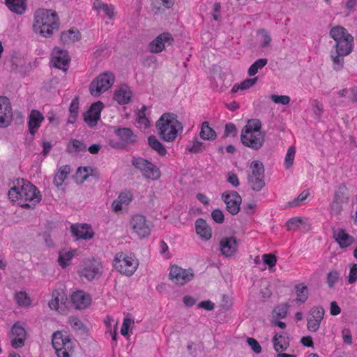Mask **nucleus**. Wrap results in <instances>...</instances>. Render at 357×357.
Returning a JSON list of instances; mask_svg holds the SVG:
<instances>
[{
  "instance_id": "bb28decb",
  "label": "nucleus",
  "mask_w": 357,
  "mask_h": 357,
  "mask_svg": "<svg viewBox=\"0 0 357 357\" xmlns=\"http://www.w3.org/2000/svg\"><path fill=\"white\" fill-rule=\"evenodd\" d=\"M195 229L197 235L201 238L207 241L212 236V231L205 220L199 218L195 222Z\"/></svg>"
},
{
  "instance_id": "6e6d98bb",
  "label": "nucleus",
  "mask_w": 357,
  "mask_h": 357,
  "mask_svg": "<svg viewBox=\"0 0 357 357\" xmlns=\"http://www.w3.org/2000/svg\"><path fill=\"white\" fill-rule=\"evenodd\" d=\"M344 203L337 202L335 199L331 204V213L333 215H340L342 211V204Z\"/></svg>"
},
{
  "instance_id": "69168bd1",
  "label": "nucleus",
  "mask_w": 357,
  "mask_h": 357,
  "mask_svg": "<svg viewBox=\"0 0 357 357\" xmlns=\"http://www.w3.org/2000/svg\"><path fill=\"white\" fill-rule=\"evenodd\" d=\"M343 342L347 344H352V336L349 329L344 328L342 331Z\"/></svg>"
},
{
  "instance_id": "13d9d810",
  "label": "nucleus",
  "mask_w": 357,
  "mask_h": 357,
  "mask_svg": "<svg viewBox=\"0 0 357 357\" xmlns=\"http://www.w3.org/2000/svg\"><path fill=\"white\" fill-rule=\"evenodd\" d=\"M133 322H134L133 320L130 318L126 317L123 319V324L121 326V334L122 335L126 336L128 335L130 326L131 324H132Z\"/></svg>"
},
{
  "instance_id": "f8f14e48",
  "label": "nucleus",
  "mask_w": 357,
  "mask_h": 357,
  "mask_svg": "<svg viewBox=\"0 0 357 357\" xmlns=\"http://www.w3.org/2000/svg\"><path fill=\"white\" fill-rule=\"evenodd\" d=\"M130 225L134 232L139 238H145L149 236L151 232V224L146 217L141 214L134 215L130 222Z\"/></svg>"
},
{
  "instance_id": "20e7f679",
  "label": "nucleus",
  "mask_w": 357,
  "mask_h": 357,
  "mask_svg": "<svg viewBox=\"0 0 357 357\" xmlns=\"http://www.w3.org/2000/svg\"><path fill=\"white\" fill-rule=\"evenodd\" d=\"M160 137L165 142H174L178 133L182 132L183 127L174 113H164L155 123Z\"/></svg>"
},
{
  "instance_id": "c85d7f7f",
  "label": "nucleus",
  "mask_w": 357,
  "mask_h": 357,
  "mask_svg": "<svg viewBox=\"0 0 357 357\" xmlns=\"http://www.w3.org/2000/svg\"><path fill=\"white\" fill-rule=\"evenodd\" d=\"M115 133L125 146L133 144L136 140V136L133 134L132 130L128 128H118L115 130Z\"/></svg>"
},
{
  "instance_id": "423d86ee",
  "label": "nucleus",
  "mask_w": 357,
  "mask_h": 357,
  "mask_svg": "<svg viewBox=\"0 0 357 357\" xmlns=\"http://www.w3.org/2000/svg\"><path fill=\"white\" fill-rule=\"evenodd\" d=\"M138 265V260L132 254L119 252L115 255L113 260L114 268L127 276L132 275L137 270Z\"/></svg>"
},
{
  "instance_id": "aec40b11",
  "label": "nucleus",
  "mask_w": 357,
  "mask_h": 357,
  "mask_svg": "<svg viewBox=\"0 0 357 357\" xmlns=\"http://www.w3.org/2000/svg\"><path fill=\"white\" fill-rule=\"evenodd\" d=\"M103 107L102 102H96L91 105L89 110L84 114V120L89 126L93 127L96 126Z\"/></svg>"
},
{
  "instance_id": "9b49d317",
  "label": "nucleus",
  "mask_w": 357,
  "mask_h": 357,
  "mask_svg": "<svg viewBox=\"0 0 357 357\" xmlns=\"http://www.w3.org/2000/svg\"><path fill=\"white\" fill-rule=\"evenodd\" d=\"M132 164L137 169L140 170L143 175L152 180H156L160 176V169L151 162L142 158H134Z\"/></svg>"
},
{
  "instance_id": "9d476101",
  "label": "nucleus",
  "mask_w": 357,
  "mask_h": 357,
  "mask_svg": "<svg viewBox=\"0 0 357 357\" xmlns=\"http://www.w3.org/2000/svg\"><path fill=\"white\" fill-rule=\"evenodd\" d=\"M103 268L102 264L96 259H86L84 261L78 271L81 278H84L89 281L98 280L102 274Z\"/></svg>"
},
{
  "instance_id": "09e8293b",
  "label": "nucleus",
  "mask_w": 357,
  "mask_h": 357,
  "mask_svg": "<svg viewBox=\"0 0 357 357\" xmlns=\"http://www.w3.org/2000/svg\"><path fill=\"white\" fill-rule=\"evenodd\" d=\"M258 35L260 37V46L261 47H266L270 45L271 37L266 30L260 29L258 31Z\"/></svg>"
},
{
  "instance_id": "72a5a7b5",
  "label": "nucleus",
  "mask_w": 357,
  "mask_h": 357,
  "mask_svg": "<svg viewBox=\"0 0 357 357\" xmlns=\"http://www.w3.org/2000/svg\"><path fill=\"white\" fill-rule=\"evenodd\" d=\"M199 136L204 140L213 141L217 135L215 130L209 126L208 122L204 121L202 123Z\"/></svg>"
},
{
  "instance_id": "6e6552de",
  "label": "nucleus",
  "mask_w": 357,
  "mask_h": 357,
  "mask_svg": "<svg viewBox=\"0 0 357 357\" xmlns=\"http://www.w3.org/2000/svg\"><path fill=\"white\" fill-rule=\"evenodd\" d=\"M52 344L58 357H70L74 347L69 336L61 331L53 333Z\"/></svg>"
},
{
  "instance_id": "4c0bfd02",
  "label": "nucleus",
  "mask_w": 357,
  "mask_h": 357,
  "mask_svg": "<svg viewBox=\"0 0 357 357\" xmlns=\"http://www.w3.org/2000/svg\"><path fill=\"white\" fill-rule=\"evenodd\" d=\"M75 250L60 251L59 253L58 263L62 268H66L75 255Z\"/></svg>"
},
{
  "instance_id": "f3484780",
  "label": "nucleus",
  "mask_w": 357,
  "mask_h": 357,
  "mask_svg": "<svg viewBox=\"0 0 357 357\" xmlns=\"http://www.w3.org/2000/svg\"><path fill=\"white\" fill-rule=\"evenodd\" d=\"M13 120V110L10 100L0 96V128L8 127Z\"/></svg>"
},
{
  "instance_id": "338daca9",
  "label": "nucleus",
  "mask_w": 357,
  "mask_h": 357,
  "mask_svg": "<svg viewBox=\"0 0 357 357\" xmlns=\"http://www.w3.org/2000/svg\"><path fill=\"white\" fill-rule=\"evenodd\" d=\"M198 307L199 308H204L206 310H213L215 307V304L211 302V301H204L199 303Z\"/></svg>"
},
{
  "instance_id": "49530a36",
  "label": "nucleus",
  "mask_w": 357,
  "mask_h": 357,
  "mask_svg": "<svg viewBox=\"0 0 357 357\" xmlns=\"http://www.w3.org/2000/svg\"><path fill=\"white\" fill-rule=\"evenodd\" d=\"M289 305L287 304H282L275 307L273 311V316L275 318L283 319L287 316Z\"/></svg>"
},
{
  "instance_id": "e433bc0d",
  "label": "nucleus",
  "mask_w": 357,
  "mask_h": 357,
  "mask_svg": "<svg viewBox=\"0 0 357 357\" xmlns=\"http://www.w3.org/2000/svg\"><path fill=\"white\" fill-rule=\"evenodd\" d=\"M333 199L342 203L347 202L349 199L348 190L345 184L342 183L335 191Z\"/></svg>"
},
{
  "instance_id": "774afa93",
  "label": "nucleus",
  "mask_w": 357,
  "mask_h": 357,
  "mask_svg": "<svg viewBox=\"0 0 357 357\" xmlns=\"http://www.w3.org/2000/svg\"><path fill=\"white\" fill-rule=\"evenodd\" d=\"M312 106H313L314 113L317 116H321V114H322L323 110H324V107H323L322 103H321L320 102H319L317 100H314Z\"/></svg>"
},
{
  "instance_id": "c9c22d12",
  "label": "nucleus",
  "mask_w": 357,
  "mask_h": 357,
  "mask_svg": "<svg viewBox=\"0 0 357 357\" xmlns=\"http://www.w3.org/2000/svg\"><path fill=\"white\" fill-rule=\"evenodd\" d=\"M295 290L296 294V301L304 303L308 298V289L307 287L303 284L300 283L295 285Z\"/></svg>"
},
{
  "instance_id": "a211bd4d",
  "label": "nucleus",
  "mask_w": 357,
  "mask_h": 357,
  "mask_svg": "<svg viewBox=\"0 0 357 357\" xmlns=\"http://www.w3.org/2000/svg\"><path fill=\"white\" fill-rule=\"evenodd\" d=\"M174 38L171 33L164 32L159 34L149 45V48L152 53H160L165 49L166 45H171Z\"/></svg>"
},
{
  "instance_id": "e2e57ef3",
  "label": "nucleus",
  "mask_w": 357,
  "mask_h": 357,
  "mask_svg": "<svg viewBox=\"0 0 357 357\" xmlns=\"http://www.w3.org/2000/svg\"><path fill=\"white\" fill-rule=\"evenodd\" d=\"M227 181L234 187H238L240 185L239 180L236 174L231 172H228Z\"/></svg>"
},
{
  "instance_id": "f257e3e1",
  "label": "nucleus",
  "mask_w": 357,
  "mask_h": 357,
  "mask_svg": "<svg viewBox=\"0 0 357 357\" xmlns=\"http://www.w3.org/2000/svg\"><path fill=\"white\" fill-rule=\"evenodd\" d=\"M330 36L335 40V52H331L334 69L338 70L343 68L344 57L350 54L354 49V37L342 26L333 27L329 32Z\"/></svg>"
},
{
  "instance_id": "603ef678",
  "label": "nucleus",
  "mask_w": 357,
  "mask_h": 357,
  "mask_svg": "<svg viewBox=\"0 0 357 357\" xmlns=\"http://www.w3.org/2000/svg\"><path fill=\"white\" fill-rule=\"evenodd\" d=\"M308 195L309 192L307 191H303L296 198H295L291 202H289L288 204L291 207L298 206L302 204V203L307 199Z\"/></svg>"
},
{
  "instance_id": "c756f323",
  "label": "nucleus",
  "mask_w": 357,
  "mask_h": 357,
  "mask_svg": "<svg viewBox=\"0 0 357 357\" xmlns=\"http://www.w3.org/2000/svg\"><path fill=\"white\" fill-rule=\"evenodd\" d=\"M8 8L13 13L22 15L26 9V0H5Z\"/></svg>"
},
{
  "instance_id": "7c9ffc66",
  "label": "nucleus",
  "mask_w": 357,
  "mask_h": 357,
  "mask_svg": "<svg viewBox=\"0 0 357 357\" xmlns=\"http://www.w3.org/2000/svg\"><path fill=\"white\" fill-rule=\"evenodd\" d=\"M81 38L79 31L77 29H69L61 32L60 40L63 44H73L79 40Z\"/></svg>"
},
{
  "instance_id": "0eeeda50",
  "label": "nucleus",
  "mask_w": 357,
  "mask_h": 357,
  "mask_svg": "<svg viewBox=\"0 0 357 357\" xmlns=\"http://www.w3.org/2000/svg\"><path fill=\"white\" fill-rule=\"evenodd\" d=\"M248 183L250 188L256 192L260 191L266 185L264 167L259 160L252 161L248 173Z\"/></svg>"
},
{
  "instance_id": "2eb2a0df",
  "label": "nucleus",
  "mask_w": 357,
  "mask_h": 357,
  "mask_svg": "<svg viewBox=\"0 0 357 357\" xmlns=\"http://www.w3.org/2000/svg\"><path fill=\"white\" fill-rule=\"evenodd\" d=\"M222 199L226 204L227 210L231 215H236L240 211L242 199L236 191L225 192L222 195Z\"/></svg>"
},
{
  "instance_id": "f03ea898",
  "label": "nucleus",
  "mask_w": 357,
  "mask_h": 357,
  "mask_svg": "<svg viewBox=\"0 0 357 357\" xmlns=\"http://www.w3.org/2000/svg\"><path fill=\"white\" fill-rule=\"evenodd\" d=\"M11 202H17L24 208H33L41 200V195L37 188L27 180L17 178L8 192Z\"/></svg>"
},
{
  "instance_id": "39448f33",
  "label": "nucleus",
  "mask_w": 357,
  "mask_h": 357,
  "mask_svg": "<svg viewBox=\"0 0 357 357\" xmlns=\"http://www.w3.org/2000/svg\"><path fill=\"white\" fill-rule=\"evenodd\" d=\"M264 140L265 135L261 131V121L257 119L248 120L241 130L242 144L252 149L258 150L262 147Z\"/></svg>"
},
{
  "instance_id": "f704fd0d",
  "label": "nucleus",
  "mask_w": 357,
  "mask_h": 357,
  "mask_svg": "<svg viewBox=\"0 0 357 357\" xmlns=\"http://www.w3.org/2000/svg\"><path fill=\"white\" fill-rule=\"evenodd\" d=\"M86 150V145L82 142L75 139L70 140L66 148V151L69 153H77Z\"/></svg>"
},
{
  "instance_id": "b1692460",
  "label": "nucleus",
  "mask_w": 357,
  "mask_h": 357,
  "mask_svg": "<svg viewBox=\"0 0 357 357\" xmlns=\"http://www.w3.org/2000/svg\"><path fill=\"white\" fill-rule=\"evenodd\" d=\"M71 232L77 238L89 240L93 238V232L87 224L73 225L70 227Z\"/></svg>"
},
{
  "instance_id": "a18cd8bd",
  "label": "nucleus",
  "mask_w": 357,
  "mask_h": 357,
  "mask_svg": "<svg viewBox=\"0 0 357 357\" xmlns=\"http://www.w3.org/2000/svg\"><path fill=\"white\" fill-rule=\"evenodd\" d=\"M15 298L17 303L20 306H29L31 304V301L25 292L20 291L15 294Z\"/></svg>"
},
{
  "instance_id": "de8ad7c7",
  "label": "nucleus",
  "mask_w": 357,
  "mask_h": 357,
  "mask_svg": "<svg viewBox=\"0 0 357 357\" xmlns=\"http://www.w3.org/2000/svg\"><path fill=\"white\" fill-rule=\"evenodd\" d=\"M340 278V273L336 270H332L327 274L326 283L329 288H333Z\"/></svg>"
},
{
  "instance_id": "4468645a",
  "label": "nucleus",
  "mask_w": 357,
  "mask_h": 357,
  "mask_svg": "<svg viewBox=\"0 0 357 357\" xmlns=\"http://www.w3.org/2000/svg\"><path fill=\"white\" fill-rule=\"evenodd\" d=\"M324 309L320 306L312 307L307 317V328L310 332H317L324 316Z\"/></svg>"
},
{
  "instance_id": "bf43d9fd",
  "label": "nucleus",
  "mask_w": 357,
  "mask_h": 357,
  "mask_svg": "<svg viewBox=\"0 0 357 357\" xmlns=\"http://www.w3.org/2000/svg\"><path fill=\"white\" fill-rule=\"evenodd\" d=\"M212 219L217 223H222L225 220L223 212L220 209H214L211 213Z\"/></svg>"
},
{
  "instance_id": "c03bdc74",
  "label": "nucleus",
  "mask_w": 357,
  "mask_h": 357,
  "mask_svg": "<svg viewBox=\"0 0 357 357\" xmlns=\"http://www.w3.org/2000/svg\"><path fill=\"white\" fill-rule=\"evenodd\" d=\"M307 221V218H300V217H294L291 219H289L287 223L286 227L287 229L290 230H296L301 225L305 224Z\"/></svg>"
},
{
  "instance_id": "a19ab883",
  "label": "nucleus",
  "mask_w": 357,
  "mask_h": 357,
  "mask_svg": "<svg viewBox=\"0 0 357 357\" xmlns=\"http://www.w3.org/2000/svg\"><path fill=\"white\" fill-rule=\"evenodd\" d=\"M257 81V77H254L252 79H246L240 84H236L234 85L231 90V93H234L237 92L239 90H245L248 89L252 86H254Z\"/></svg>"
},
{
  "instance_id": "cd10ccee",
  "label": "nucleus",
  "mask_w": 357,
  "mask_h": 357,
  "mask_svg": "<svg viewBox=\"0 0 357 357\" xmlns=\"http://www.w3.org/2000/svg\"><path fill=\"white\" fill-rule=\"evenodd\" d=\"M132 97V92L127 85H122L114 94V99L120 105L129 102Z\"/></svg>"
},
{
  "instance_id": "412c9836",
  "label": "nucleus",
  "mask_w": 357,
  "mask_h": 357,
  "mask_svg": "<svg viewBox=\"0 0 357 357\" xmlns=\"http://www.w3.org/2000/svg\"><path fill=\"white\" fill-rule=\"evenodd\" d=\"M238 250L236 239L233 237H224L220 241V251L225 257H230L236 254Z\"/></svg>"
},
{
  "instance_id": "4d7b16f0",
  "label": "nucleus",
  "mask_w": 357,
  "mask_h": 357,
  "mask_svg": "<svg viewBox=\"0 0 357 357\" xmlns=\"http://www.w3.org/2000/svg\"><path fill=\"white\" fill-rule=\"evenodd\" d=\"M132 198V195L129 191H123L121 192L118 198L119 201L123 203L125 206H128L131 202Z\"/></svg>"
},
{
  "instance_id": "7ed1b4c3",
  "label": "nucleus",
  "mask_w": 357,
  "mask_h": 357,
  "mask_svg": "<svg viewBox=\"0 0 357 357\" xmlns=\"http://www.w3.org/2000/svg\"><path fill=\"white\" fill-rule=\"evenodd\" d=\"M60 20L57 13L53 10L38 9L35 12L33 31L45 38H50L54 30L59 29Z\"/></svg>"
},
{
  "instance_id": "680f3d73",
  "label": "nucleus",
  "mask_w": 357,
  "mask_h": 357,
  "mask_svg": "<svg viewBox=\"0 0 357 357\" xmlns=\"http://www.w3.org/2000/svg\"><path fill=\"white\" fill-rule=\"evenodd\" d=\"M154 3L158 6V8H169L174 3V0H155Z\"/></svg>"
},
{
  "instance_id": "5fc2aeb1",
  "label": "nucleus",
  "mask_w": 357,
  "mask_h": 357,
  "mask_svg": "<svg viewBox=\"0 0 357 357\" xmlns=\"http://www.w3.org/2000/svg\"><path fill=\"white\" fill-rule=\"evenodd\" d=\"M262 260L270 268L274 267L277 262V257L273 254H264Z\"/></svg>"
},
{
  "instance_id": "58836bf2",
  "label": "nucleus",
  "mask_w": 357,
  "mask_h": 357,
  "mask_svg": "<svg viewBox=\"0 0 357 357\" xmlns=\"http://www.w3.org/2000/svg\"><path fill=\"white\" fill-rule=\"evenodd\" d=\"M79 105V98L75 97V98L73 99L70 105V116L68 117V123H74L75 122L78 115Z\"/></svg>"
},
{
  "instance_id": "ea45409f",
  "label": "nucleus",
  "mask_w": 357,
  "mask_h": 357,
  "mask_svg": "<svg viewBox=\"0 0 357 357\" xmlns=\"http://www.w3.org/2000/svg\"><path fill=\"white\" fill-rule=\"evenodd\" d=\"M148 142L149 146L155 151H157L159 155H165L167 153V151L164 145L160 141H158L155 136H150L148 138Z\"/></svg>"
},
{
  "instance_id": "a878e982",
  "label": "nucleus",
  "mask_w": 357,
  "mask_h": 357,
  "mask_svg": "<svg viewBox=\"0 0 357 357\" xmlns=\"http://www.w3.org/2000/svg\"><path fill=\"white\" fill-rule=\"evenodd\" d=\"M273 342L277 352L283 351L289 346V338L286 333H278L274 335Z\"/></svg>"
},
{
  "instance_id": "ddd939ff",
  "label": "nucleus",
  "mask_w": 357,
  "mask_h": 357,
  "mask_svg": "<svg viewBox=\"0 0 357 357\" xmlns=\"http://www.w3.org/2000/svg\"><path fill=\"white\" fill-rule=\"evenodd\" d=\"M10 338V345L13 349H17L24 346L26 339V331L22 323L17 321L13 325Z\"/></svg>"
},
{
  "instance_id": "473e14b6",
  "label": "nucleus",
  "mask_w": 357,
  "mask_h": 357,
  "mask_svg": "<svg viewBox=\"0 0 357 357\" xmlns=\"http://www.w3.org/2000/svg\"><path fill=\"white\" fill-rule=\"evenodd\" d=\"M70 172V167L69 165L61 166L58 172L56 174L54 178L53 183L56 187L61 186L68 175Z\"/></svg>"
},
{
  "instance_id": "393cba45",
  "label": "nucleus",
  "mask_w": 357,
  "mask_h": 357,
  "mask_svg": "<svg viewBox=\"0 0 357 357\" xmlns=\"http://www.w3.org/2000/svg\"><path fill=\"white\" fill-rule=\"evenodd\" d=\"M71 301L77 309H84L91 303V297L83 291H77L71 295Z\"/></svg>"
},
{
  "instance_id": "4be33fe9",
  "label": "nucleus",
  "mask_w": 357,
  "mask_h": 357,
  "mask_svg": "<svg viewBox=\"0 0 357 357\" xmlns=\"http://www.w3.org/2000/svg\"><path fill=\"white\" fill-rule=\"evenodd\" d=\"M333 236L341 248H347L354 243V238L342 228L333 229Z\"/></svg>"
},
{
  "instance_id": "37998d69",
  "label": "nucleus",
  "mask_w": 357,
  "mask_h": 357,
  "mask_svg": "<svg viewBox=\"0 0 357 357\" xmlns=\"http://www.w3.org/2000/svg\"><path fill=\"white\" fill-rule=\"evenodd\" d=\"M268 63V59L261 58L255 61L248 69V75L252 77L255 75L259 70L262 69Z\"/></svg>"
},
{
  "instance_id": "dca6fc26",
  "label": "nucleus",
  "mask_w": 357,
  "mask_h": 357,
  "mask_svg": "<svg viewBox=\"0 0 357 357\" xmlns=\"http://www.w3.org/2000/svg\"><path fill=\"white\" fill-rule=\"evenodd\" d=\"M194 274L190 269H183L176 265L172 266L170 268L169 278L177 284L183 285L192 280Z\"/></svg>"
},
{
  "instance_id": "0e129e2a",
  "label": "nucleus",
  "mask_w": 357,
  "mask_h": 357,
  "mask_svg": "<svg viewBox=\"0 0 357 357\" xmlns=\"http://www.w3.org/2000/svg\"><path fill=\"white\" fill-rule=\"evenodd\" d=\"M247 342L255 353L258 354L261 352V347L259 342L255 339L252 337H248Z\"/></svg>"
},
{
  "instance_id": "052dcab7",
  "label": "nucleus",
  "mask_w": 357,
  "mask_h": 357,
  "mask_svg": "<svg viewBox=\"0 0 357 357\" xmlns=\"http://www.w3.org/2000/svg\"><path fill=\"white\" fill-rule=\"evenodd\" d=\"M357 280V264H352L350 266L349 275L348 282L350 284L355 282Z\"/></svg>"
},
{
  "instance_id": "5701e85b",
  "label": "nucleus",
  "mask_w": 357,
  "mask_h": 357,
  "mask_svg": "<svg viewBox=\"0 0 357 357\" xmlns=\"http://www.w3.org/2000/svg\"><path fill=\"white\" fill-rule=\"evenodd\" d=\"M28 119L29 131L33 137L40 127V124L45 118L40 112L36 109H33L31 111Z\"/></svg>"
},
{
  "instance_id": "79ce46f5",
  "label": "nucleus",
  "mask_w": 357,
  "mask_h": 357,
  "mask_svg": "<svg viewBox=\"0 0 357 357\" xmlns=\"http://www.w3.org/2000/svg\"><path fill=\"white\" fill-rule=\"evenodd\" d=\"M204 144L199 142L197 137H195L192 141H189L186 145V149L192 153H198L204 151Z\"/></svg>"
},
{
  "instance_id": "6ab92c4d",
  "label": "nucleus",
  "mask_w": 357,
  "mask_h": 357,
  "mask_svg": "<svg viewBox=\"0 0 357 357\" xmlns=\"http://www.w3.org/2000/svg\"><path fill=\"white\" fill-rule=\"evenodd\" d=\"M51 61L56 68L66 71L70 59L66 50L56 47L52 50Z\"/></svg>"
},
{
  "instance_id": "8fccbe9b",
  "label": "nucleus",
  "mask_w": 357,
  "mask_h": 357,
  "mask_svg": "<svg viewBox=\"0 0 357 357\" xmlns=\"http://www.w3.org/2000/svg\"><path fill=\"white\" fill-rule=\"evenodd\" d=\"M296 154V149L294 146H290L285 156L284 166L287 169H289L292 166Z\"/></svg>"
},
{
  "instance_id": "864d4df0",
  "label": "nucleus",
  "mask_w": 357,
  "mask_h": 357,
  "mask_svg": "<svg viewBox=\"0 0 357 357\" xmlns=\"http://www.w3.org/2000/svg\"><path fill=\"white\" fill-rule=\"evenodd\" d=\"M271 100L276 104H282L286 105L289 103L291 99L288 96L271 95L270 96Z\"/></svg>"
},
{
  "instance_id": "3c124183",
  "label": "nucleus",
  "mask_w": 357,
  "mask_h": 357,
  "mask_svg": "<svg viewBox=\"0 0 357 357\" xmlns=\"http://www.w3.org/2000/svg\"><path fill=\"white\" fill-rule=\"evenodd\" d=\"M238 130L236 126L232 123H228L225 126V131L223 134L224 137H236L237 135Z\"/></svg>"
},
{
  "instance_id": "2f4dec72",
  "label": "nucleus",
  "mask_w": 357,
  "mask_h": 357,
  "mask_svg": "<svg viewBox=\"0 0 357 357\" xmlns=\"http://www.w3.org/2000/svg\"><path fill=\"white\" fill-rule=\"evenodd\" d=\"M66 300L67 297L63 292L55 290L52 292V299L49 302V307L52 310H58L66 303Z\"/></svg>"
},
{
  "instance_id": "1a4fd4ad",
  "label": "nucleus",
  "mask_w": 357,
  "mask_h": 357,
  "mask_svg": "<svg viewBox=\"0 0 357 357\" xmlns=\"http://www.w3.org/2000/svg\"><path fill=\"white\" fill-rule=\"evenodd\" d=\"M115 77L112 73L100 74L90 84L89 91L93 96H99L107 91L114 84Z\"/></svg>"
}]
</instances>
